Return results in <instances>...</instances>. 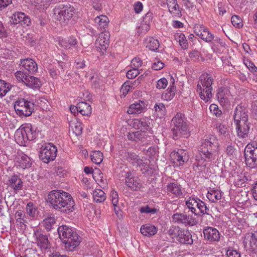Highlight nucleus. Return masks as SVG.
Returning a JSON list of instances; mask_svg holds the SVG:
<instances>
[{"instance_id": "1", "label": "nucleus", "mask_w": 257, "mask_h": 257, "mask_svg": "<svg viewBox=\"0 0 257 257\" xmlns=\"http://www.w3.org/2000/svg\"><path fill=\"white\" fill-rule=\"evenodd\" d=\"M220 144L218 139L209 136L202 140L200 150L196 156L194 165L200 171L204 170L208 164L215 162L219 156Z\"/></svg>"}, {"instance_id": "2", "label": "nucleus", "mask_w": 257, "mask_h": 257, "mask_svg": "<svg viewBox=\"0 0 257 257\" xmlns=\"http://www.w3.org/2000/svg\"><path fill=\"white\" fill-rule=\"evenodd\" d=\"M48 202L52 207L61 212L68 214L74 210L75 202L71 195L61 190H52L48 195Z\"/></svg>"}, {"instance_id": "3", "label": "nucleus", "mask_w": 257, "mask_h": 257, "mask_svg": "<svg viewBox=\"0 0 257 257\" xmlns=\"http://www.w3.org/2000/svg\"><path fill=\"white\" fill-rule=\"evenodd\" d=\"M248 118L246 108L240 105H237L234 110L233 121L237 135L240 138H246L248 136L250 127Z\"/></svg>"}, {"instance_id": "4", "label": "nucleus", "mask_w": 257, "mask_h": 257, "mask_svg": "<svg viewBox=\"0 0 257 257\" xmlns=\"http://www.w3.org/2000/svg\"><path fill=\"white\" fill-rule=\"evenodd\" d=\"M58 232L64 247L67 251H72L81 242V238L77 232L66 225H61L58 228Z\"/></svg>"}, {"instance_id": "5", "label": "nucleus", "mask_w": 257, "mask_h": 257, "mask_svg": "<svg viewBox=\"0 0 257 257\" xmlns=\"http://www.w3.org/2000/svg\"><path fill=\"white\" fill-rule=\"evenodd\" d=\"M173 138H188L190 135L189 123L184 114L177 112L172 119Z\"/></svg>"}, {"instance_id": "6", "label": "nucleus", "mask_w": 257, "mask_h": 257, "mask_svg": "<svg viewBox=\"0 0 257 257\" xmlns=\"http://www.w3.org/2000/svg\"><path fill=\"white\" fill-rule=\"evenodd\" d=\"M214 79L211 74L203 73L200 75L197 86V92L201 99L207 101L212 96V85Z\"/></svg>"}, {"instance_id": "7", "label": "nucleus", "mask_w": 257, "mask_h": 257, "mask_svg": "<svg viewBox=\"0 0 257 257\" xmlns=\"http://www.w3.org/2000/svg\"><path fill=\"white\" fill-rule=\"evenodd\" d=\"M37 129L31 123H25L17 131L15 137L17 143L21 146H26L28 141H33L37 137Z\"/></svg>"}, {"instance_id": "8", "label": "nucleus", "mask_w": 257, "mask_h": 257, "mask_svg": "<svg viewBox=\"0 0 257 257\" xmlns=\"http://www.w3.org/2000/svg\"><path fill=\"white\" fill-rule=\"evenodd\" d=\"M74 8L70 5H59L53 9V18L61 23L70 20L74 14Z\"/></svg>"}, {"instance_id": "9", "label": "nucleus", "mask_w": 257, "mask_h": 257, "mask_svg": "<svg viewBox=\"0 0 257 257\" xmlns=\"http://www.w3.org/2000/svg\"><path fill=\"white\" fill-rule=\"evenodd\" d=\"M34 103L24 98H19L14 103L16 113L20 116H30L34 109Z\"/></svg>"}, {"instance_id": "10", "label": "nucleus", "mask_w": 257, "mask_h": 257, "mask_svg": "<svg viewBox=\"0 0 257 257\" xmlns=\"http://www.w3.org/2000/svg\"><path fill=\"white\" fill-rule=\"evenodd\" d=\"M172 238L181 243L191 244L193 243L192 235L188 230L182 229L179 226H172L169 230Z\"/></svg>"}, {"instance_id": "11", "label": "nucleus", "mask_w": 257, "mask_h": 257, "mask_svg": "<svg viewBox=\"0 0 257 257\" xmlns=\"http://www.w3.org/2000/svg\"><path fill=\"white\" fill-rule=\"evenodd\" d=\"M244 157L246 165L254 168L257 166V145L248 144L244 149Z\"/></svg>"}, {"instance_id": "12", "label": "nucleus", "mask_w": 257, "mask_h": 257, "mask_svg": "<svg viewBox=\"0 0 257 257\" xmlns=\"http://www.w3.org/2000/svg\"><path fill=\"white\" fill-rule=\"evenodd\" d=\"M57 149L55 146L51 143L44 144L40 152V158L42 161L46 163L54 160L57 155Z\"/></svg>"}, {"instance_id": "13", "label": "nucleus", "mask_w": 257, "mask_h": 257, "mask_svg": "<svg viewBox=\"0 0 257 257\" xmlns=\"http://www.w3.org/2000/svg\"><path fill=\"white\" fill-rule=\"evenodd\" d=\"M170 157L171 162L175 167L183 166L189 160L187 152L183 149H179L176 151L172 152Z\"/></svg>"}, {"instance_id": "14", "label": "nucleus", "mask_w": 257, "mask_h": 257, "mask_svg": "<svg viewBox=\"0 0 257 257\" xmlns=\"http://www.w3.org/2000/svg\"><path fill=\"white\" fill-rule=\"evenodd\" d=\"M110 34L108 31L101 32L95 42V45L101 55H103L109 44Z\"/></svg>"}, {"instance_id": "15", "label": "nucleus", "mask_w": 257, "mask_h": 257, "mask_svg": "<svg viewBox=\"0 0 257 257\" xmlns=\"http://www.w3.org/2000/svg\"><path fill=\"white\" fill-rule=\"evenodd\" d=\"M172 222L185 226H193L197 223V220L192 216L185 213H176L172 216Z\"/></svg>"}, {"instance_id": "16", "label": "nucleus", "mask_w": 257, "mask_h": 257, "mask_svg": "<svg viewBox=\"0 0 257 257\" xmlns=\"http://www.w3.org/2000/svg\"><path fill=\"white\" fill-rule=\"evenodd\" d=\"M152 120L149 117H144L140 119H134L131 125L136 129L145 131L146 132H153L151 122Z\"/></svg>"}, {"instance_id": "17", "label": "nucleus", "mask_w": 257, "mask_h": 257, "mask_svg": "<svg viewBox=\"0 0 257 257\" xmlns=\"http://www.w3.org/2000/svg\"><path fill=\"white\" fill-rule=\"evenodd\" d=\"M243 244L247 249L257 252V231L246 233L244 236Z\"/></svg>"}, {"instance_id": "18", "label": "nucleus", "mask_w": 257, "mask_h": 257, "mask_svg": "<svg viewBox=\"0 0 257 257\" xmlns=\"http://www.w3.org/2000/svg\"><path fill=\"white\" fill-rule=\"evenodd\" d=\"M193 29L194 33L205 42L208 43L213 40L214 35L204 25L196 24Z\"/></svg>"}, {"instance_id": "19", "label": "nucleus", "mask_w": 257, "mask_h": 257, "mask_svg": "<svg viewBox=\"0 0 257 257\" xmlns=\"http://www.w3.org/2000/svg\"><path fill=\"white\" fill-rule=\"evenodd\" d=\"M12 22L14 24H21L25 26H28L31 23L30 18L21 12H16L12 15Z\"/></svg>"}, {"instance_id": "20", "label": "nucleus", "mask_w": 257, "mask_h": 257, "mask_svg": "<svg viewBox=\"0 0 257 257\" xmlns=\"http://www.w3.org/2000/svg\"><path fill=\"white\" fill-rule=\"evenodd\" d=\"M58 44L62 48L69 50L75 47L78 44L77 39L74 36H70L66 38L62 37L57 38Z\"/></svg>"}, {"instance_id": "21", "label": "nucleus", "mask_w": 257, "mask_h": 257, "mask_svg": "<svg viewBox=\"0 0 257 257\" xmlns=\"http://www.w3.org/2000/svg\"><path fill=\"white\" fill-rule=\"evenodd\" d=\"M204 238L210 242L218 241L220 238L219 231L212 227H208L203 230Z\"/></svg>"}, {"instance_id": "22", "label": "nucleus", "mask_w": 257, "mask_h": 257, "mask_svg": "<svg viewBox=\"0 0 257 257\" xmlns=\"http://www.w3.org/2000/svg\"><path fill=\"white\" fill-rule=\"evenodd\" d=\"M216 96L218 101L223 106L229 103L231 97L229 91L222 87L218 89Z\"/></svg>"}, {"instance_id": "23", "label": "nucleus", "mask_w": 257, "mask_h": 257, "mask_svg": "<svg viewBox=\"0 0 257 257\" xmlns=\"http://www.w3.org/2000/svg\"><path fill=\"white\" fill-rule=\"evenodd\" d=\"M34 236L36 238L37 245L41 250H46L50 247V243L47 236L41 234L38 231L34 232Z\"/></svg>"}, {"instance_id": "24", "label": "nucleus", "mask_w": 257, "mask_h": 257, "mask_svg": "<svg viewBox=\"0 0 257 257\" xmlns=\"http://www.w3.org/2000/svg\"><path fill=\"white\" fill-rule=\"evenodd\" d=\"M176 90V87L175 85V79L172 76L170 79L169 86L162 94V99L166 101L172 100L175 95Z\"/></svg>"}, {"instance_id": "25", "label": "nucleus", "mask_w": 257, "mask_h": 257, "mask_svg": "<svg viewBox=\"0 0 257 257\" xmlns=\"http://www.w3.org/2000/svg\"><path fill=\"white\" fill-rule=\"evenodd\" d=\"M146 104L144 101L138 100L131 104L128 109L127 113L130 114H138L144 112Z\"/></svg>"}, {"instance_id": "26", "label": "nucleus", "mask_w": 257, "mask_h": 257, "mask_svg": "<svg viewBox=\"0 0 257 257\" xmlns=\"http://www.w3.org/2000/svg\"><path fill=\"white\" fill-rule=\"evenodd\" d=\"M72 108L77 109V111L79 112L82 115L84 116L90 115L92 112V108L90 105L84 101L79 102L77 103L76 106H71V111H72Z\"/></svg>"}, {"instance_id": "27", "label": "nucleus", "mask_w": 257, "mask_h": 257, "mask_svg": "<svg viewBox=\"0 0 257 257\" xmlns=\"http://www.w3.org/2000/svg\"><path fill=\"white\" fill-rule=\"evenodd\" d=\"M23 67L32 74H34L38 70L37 63L33 59L26 58L21 60V64Z\"/></svg>"}, {"instance_id": "28", "label": "nucleus", "mask_w": 257, "mask_h": 257, "mask_svg": "<svg viewBox=\"0 0 257 257\" xmlns=\"http://www.w3.org/2000/svg\"><path fill=\"white\" fill-rule=\"evenodd\" d=\"M152 20V13H148L143 18V23L138 28V32L146 33L150 29V24Z\"/></svg>"}, {"instance_id": "29", "label": "nucleus", "mask_w": 257, "mask_h": 257, "mask_svg": "<svg viewBox=\"0 0 257 257\" xmlns=\"http://www.w3.org/2000/svg\"><path fill=\"white\" fill-rule=\"evenodd\" d=\"M167 4L170 13L173 16L180 17L181 12L177 0H167Z\"/></svg>"}, {"instance_id": "30", "label": "nucleus", "mask_w": 257, "mask_h": 257, "mask_svg": "<svg viewBox=\"0 0 257 257\" xmlns=\"http://www.w3.org/2000/svg\"><path fill=\"white\" fill-rule=\"evenodd\" d=\"M16 164L18 167L25 169L31 166V160L26 155L22 154L18 157Z\"/></svg>"}, {"instance_id": "31", "label": "nucleus", "mask_w": 257, "mask_h": 257, "mask_svg": "<svg viewBox=\"0 0 257 257\" xmlns=\"http://www.w3.org/2000/svg\"><path fill=\"white\" fill-rule=\"evenodd\" d=\"M7 184L15 191L20 190L23 186V182L17 175H14L8 180Z\"/></svg>"}, {"instance_id": "32", "label": "nucleus", "mask_w": 257, "mask_h": 257, "mask_svg": "<svg viewBox=\"0 0 257 257\" xmlns=\"http://www.w3.org/2000/svg\"><path fill=\"white\" fill-rule=\"evenodd\" d=\"M141 233L147 236H151L156 234L158 231L157 227L151 224H145L141 227Z\"/></svg>"}, {"instance_id": "33", "label": "nucleus", "mask_w": 257, "mask_h": 257, "mask_svg": "<svg viewBox=\"0 0 257 257\" xmlns=\"http://www.w3.org/2000/svg\"><path fill=\"white\" fill-rule=\"evenodd\" d=\"M167 191L176 197H179L182 194L180 185L175 183L168 184L167 186Z\"/></svg>"}, {"instance_id": "34", "label": "nucleus", "mask_w": 257, "mask_h": 257, "mask_svg": "<svg viewBox=\"0 0 257 257\" xmlns=\"http://www.w3.org/2000/svg\"><path fill=\"white\" fill-rule=\"evenodd\" d=\"M94 22L100 29H105L108 26L109 20L106 16L100 15L94 19Z\"/></svg>"}, {"instance_id": "35", "label": "nucleus", "mask_w": 257, "mask_h": 257, "mask_svg": "<svg viewBox=\"0 0 257 257\" xmlns=\"http://www.w3.org/2000/svg\"><path fill=\"white\" fill-rule=\"evenodd\" d=\"M206 197L211 202H216L221 199L222 194L218 190L211 189L208 191Z\"/></svg>"}, {"instance_id": "36", "label": "nucleus", "mask_w": 257, "mask_h": 257, "mask_svg": "<svg viewBox=\"0 0 257 257\" xmlns=\"http://www.w3.org/2000/svg\"><path fill=\"white\" fill-rule=\"evenodd\" d=\"M26 85L31 88H39L42 86L41 80L37 77L28 75Z\"/></svg>"}, {"instance_id": "37", "label": "nucleus", "mask_w": 257, "mask_h": 257, "mask_svg": "<svg viewBox=\"0 0 257 257\" xmlns=\"http://www.w3.org/2000/svg\"><path fill=\"white\" fill-rule=\"evenodd\" d=\"M175 40L179 44L183 50L188 48V43L185 35L182 33H177L174 35Z\"/></svg>"}, {"instance_id": "38", "label": "nucleus", "mask_w": 257, "mask_h": 257, "mask_svg": "<svg viewBox=\"0 0 257 257\" xmlns=\"http://www.w3.org/2000/svg\"><path fill=\"white\" fill-rule=\"evenodd\" d=\"M145 42L146 47L152 51H155L160 46L159 41L153 37L147 38Z\"/></svg>"}, {"instance_id": "39", "label": "nucleus", "mask_w": 257, "mask_h": 257, "mask_svg": "<svg viewBox=\"0 0 257 257\" xmlns=\"http://www.w3.org/2000/svg\"><path fill=\"white\" fill-rule=\"evenodd\" d=\"M15 218L17 224L21 228L26 226L27 221L24 211L21 210L17 211L15 214Z\"/></svg>"}, {"instance_id": "40", "label": "nucleus", "mask_w": 257, "mask_h": 257, "mask_svg": "<svg viewBox=\"0 0 257 257\" xmlns=\"http://www.w3.org/2000/svg\"><path fill=\"white\" fill-rule=\"evenodd\" d=\"M198 200L199 199L194 198L192 197H189L186 201V205L187 206L188 208L191 211L192 213H194L195 215H197L198 213L196 212V207L198 204Z\"/></svg>"}, {"instance_id": "41", "label": "nucleus", "mask_w": 257, "mask_h": 257, "mask_svg": "<svg viewBox=\"0 0 257 257\" xmlns=\"http://www.w3.org/2000/svg\"><path fill=\"white\" fill-rule=\"evenodd\" d=\"M93 198L96 202H102L105 200L106 196L101 189H95L93 192Z\"/></svg>"}, {"instance_id": "42", "label": "nucleus", "mask_w": 257, "mask_h": 257, "mask_svg": "<svg viewBox=\"0 0 257 257\" xmlns=\"http://www.w3.org/2000/svg\"><path fill=\"white\" fill-rule=\"evenodd\" d=\"M92 162L96 164H100L103 159V154L99 151H92L90 154Z\"/></svg>"}, {"instance_id": "43", "label": "nucleus", "mask_w": 257, "mask_h": 257, "mask_svg": "<svg viewBox=\"0 0 257 257\" xmlns=\"http://www.w3.org/2000/svg\"><path fill=\"white\" fill-rule=\"evenodd\" d=\"M11 86L4 80L0 79V97H2L10 90Z\"/></svg>"}, {"instance_id": "44", "label": "nucleus", "mask_w": 257, "mask_h": 257, "mask_svg": "<svg viewBox=\"0 0 257 257\" xmlns=\"http://www.w3.org/2000/svg\"><path fill=\"white\" fill-rule=\"evenodd\" d=\"M125 183L128 187L134 190H139L141 187V184L140 182L138 180H135L134 178L126 180Z\"/></svg>"}, {"instance_id": "45", "label": "nucleus", "mask_w": 257, "mask_h": 257, "mask_svg": "<svg viewBox=\"0 0 257 257\" xmlns=\"http://www.w3.org/2000/svg\"><path fill=\"white\" fill-rule=\"evenodd\" d=\"M154 108L158 117L161 118L166 115V109L163 103L156 104Z\"/></svg>"}, {"instance_id": "46", "label": "nucleus", "mask_w": 257, "mask_h": 257, "mask_svg": "<svg viewBox=\"0 0 257 257\" xmlns=\"http://www.w3.org/2000/svg\"><path fill=\"white\" fill-rule=\"evenodd\" d=\"M244 64L248 68L253 74L255 76L253 78L254 81L257 82V68L254 64L249 60H246L244 62Z\"/></svg>"}, {"instance_id": "47", "label": "nucleus", "mask_w": 257, "mask_h": 257, "mask_svg": "<svg viewBox=\"0 0 257 257\" xmlns=\"http://www.w3.org/2000/svg\"><path fill=\"white\" fill-rule=\"evenodd\" d=\"M214 42L213 43L212 48L214 51H217V46L219 45L222 48L225 49L227 47V44L225 42L220 39V38L216 37L214 40Z\"/></svg>"}, {"instance_id": "48", "label": "nucleus", "mask_w": 257, "mask_h": 257, "mask_svg": "<svg viewBox=\"0 0 257 257\" xmlns=\"http://www.w3.org/2000/svg\"><path fill=\"white\" fill-rule=\"evenodd\" d=\"M15 76L16 80L19 82L23 83L26 85V79L28 78V76L26 75V73L22 71H17L15 73Z\"/></svg>"}, {"instance_id": "49", "label": "nucleus", "mask_w": 257, "mask_h": 257, "mask_svg": "<svg viewBox=\"0 0 257 257\" xmlns=\"http://www.w3.org/2000/svg\"><path fill=\"white\" fill-rule=\"evenodd\" d=\"M183 5L185 7V8L189 10L192 11L195 10L196 8L195 5L194 4V0H182ZM196 1H198L199 3H201L203 2V0H195Z\"/></svg>"}, {"instance_id": "50", "label": "nucleus", "mask_w": 257, "mask_h": 257, "mask_svg": "<svg viewBox=\"0 0 257 257\" xmlns=\"http://www.w3.org/2000/svg\"><path fill=\"white\" fill-rule=\"evenodd\" d=\"M132 88L133 86L130 85V82H124L120 90V96L124 97Z\"/></svg>"}, {"instance_id": "51", "label": "nucleus", "mask_w": 257, "mask_h": 257, "mask_svg": "<svg viewBox=\"0 0 257 257\" xmlns=\"http://www.w3.org/2000/svg\"><path fill=\"white\" fill-rule=\"evenodd\" d=\"M153 132H146L145 131L140 130L136 132L137 141H144L149 136V134H152Z\"/></svg>"}, {"instance_id": "52", "label": "nucleus", "mask_w": 257, "mask_h": 257, "mask_svg": "<svg viewBox=\"0 0 257 257\" xmlns=\"http://www.w3.org/2000/svg\"><path fill=\"white\" fill-rule=\"evenodd\" d=\"M231 22L234 27L240 28L243 26L242 21L239 16L233 15L231 19Z\"/></svg>"}, {"instance_id": "53", "label": "nucleus", "mask_w": 257, "mask_h": 257, "mask_svg": "<svg viewBox=\"0 0 257 257\" xmlns=\"http://www.w3.org/2000/svg\"><path fill=\"white\" fill-rule=\"evenodd\" d=\"M127 159L129 161H132V163H136L137 165L141 164L143 160L139 158V156L135 153H128Z\"/></svg>"}, {"instance_id": "54", "label": "nucleus", "mask_w": 257, "mask_h": 257, "mask_svg": "<svg viewBox=\"0 0 257 257\" xmlns=\"http://www.w3.org/2000/svg\"><path fill=\"white\" fill-rule=\"evenodd\" d=\"M43 223L45 228L49 230L55 223V219L54 217H48L43 220Z\"/></svg>"}, {"instance_id": "55", "label": "nucleus", "mask_w": 257, "mask_h": 257, "mask_svg": "<svg viewBox=\"0 0 257 257\" xmlns=\"http://www.w3.org/2000/svg\"><path fill=\"white\" fill-rule=\"evenodd\" d=\"M210 111L212 115L219 117L222 114V111L219 109L217 105L215 104H211L209 107Z\"/></svg>"}, {"instance_id": "56", "label": "nucleus", "mask_w": 257, "mask_h": 257, "mask_svg": "<svg viewBox=\"0 0 257 257\" xmlns=\"http://www.w3.org/2000/svg\"><path fill=\"white\" fill-rule=\"evenodd\" d=\"M26 210L28 214L31 217H34L37 212V209L32 202H29L27 204Z\"/></svg>"}, {"instance_id": "57", "label": "nucleus", "mask_w": 257, "mask_h": 257, "mask_svg": "<svg viewBox=\"0 0 257 257\" xmlns=\"http://www.w3.org/2000/svg\"><path fill=\"white\" fill-rule=\"evenodd\" d=\"M198 203L197 207L200 210V213L203 214H208L209 210L206 206L205 203L200 199L198 200Z\"/></svg>"}, {"instance_id": "58", "label": "nucleus", "mask_w": 257, "mask_h": 257, "mask_svg": "<svg viewBox=\"0 0 257 257\" xmlns=\"http://www.w3.org/2000/svg\"><path fill=\"white\" fill-rule=\"evenodd\" d=\"M168 84V81L165 78H162L157 81L156 88L159 89H165Z\"/></svg>"}, {"instance_id": "59", "label": "nucleus", "mask_w": 257, "mask_h": 257, "mask_svg": "<svg viewBox=\"0 0 257 257\" xmlns=\"http://www.w3.org/2000/svg\"><path fill=\"white\" fill-rule=\"evenodd\" d=\"M226 152L227 155V156L230 158V159H233L236 156V150L234 148L233 146L232 145H229L227 147Z\"/></svg>"}, {"instance_id": "60", "label": "nucleus", "mask_w": 257, "mask_h": 257, "mask_svg": "<svg viewBox=\"0 0 257 257\" xmlns=\"http://www.w3.org/2000/svg\"><path fill=\"white\" fill-rule=\"evenodd\" d=\"M139 74V70L137 68L133 67L132 69L128 70L126 76L128 79H133Z\"/></svg>"}, {"instance_id": "61", "label": "nucleus", "mask_w": 257, "mask_h": 257, "mask_svg": "<svg viewBox=\"0 0 257 257\" xmlns=\"http://www.w3.org/2000/svg\"><path fill=\"white\" fill-rule=\"evenodd\" d=\"M164 63L159 60H156L152 65V68L154 70H160L164 67Z\"/></svg>"}, {"instance_id": "62", "label": "nucleus", "mask_w": 257, "mask_h": 257, "mask_svg": "<svg viewBox=\"0 0 257 257\" xmlns=\"http://www.w3.org/2000/svg\"><path fill=\"white\" fill-rule=\"evenodd\" d=\"M140 211L141 213H155L157 209L155 208H151L148 205L140 208Z\"/></svg>"}, {"instance_id": "63", "label": "nucleus", "mask_w": 257, "mask_h": 257, "mask_svg": "<svg viewBox=\"0 0 257 257\" xmlns=\"http://www.w3.org/2000/svg\"><path fill=\"white\" fill-rule=\"evenodd\" d=\"M142 61L139 57L134 58L131 61V66L138 69L142 65Z\"/></svg>"}, {"instance_id": "64", "label": "nucleus", "mask_w": 257, "mask_h": 257, "mask_svg": "<svg viewBox=\"0 0 257 257\" xmlns=\"http://www.w3.org/2000/svg\"><path fill=\"white\" fill-rule=\"evenodd\" d=\"M226 254L227 257H240V252L232 248L228 249L226 252Z\"/></svg>"}]
</instances>
